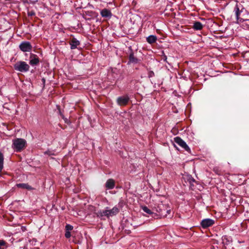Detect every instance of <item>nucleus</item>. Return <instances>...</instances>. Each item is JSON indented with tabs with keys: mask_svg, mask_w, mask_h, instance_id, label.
<instances>
[{
	"mask_svg": "<svg viewBox=\"0 0 249 249\" xmlns=\"http://www.w3.org/2000/svg\"><path fill=\"white\" fill-rule=\"evenodd\" d=\"M203 27L202 24L199 21L195 22L193 25V28L196 30H200L203 28Z\"/></svg>",
	"mask_w": 249,
	"mask_h": 249,
	"instance_id": "nucleus-15",
	"label": "nucleus"
},
{
	"mask_svg": "<svg viewBox=\"0 0 249 249\" xmlns=\"http://www.w3.org/2000/svg\"><path fill=\"white\" fill-rule=\"evenodd\" d=\"M142 210L143 211V212L148 214H151L153 213L152 211L146 206L142 207Z\"/></svg>",
	"mask_w": 249,
	"mask_h": 249,
	"instance_id": "nucleus-18",
	"label": "nucleus"
},
{
	"mask_svg": "<svg viewBox=\"0 0 249 249\" xmlns=\"http://www.w3.org/2000/svg\"><path fill=\"white\" fill-rule=\"evenodd\" d=\"M115 181L113 179H108L106 184L105 186L107 189H112L114 187Z\"/></svg>",
	"mask_w": 249,
	"mask_h": 249,
	"instance_id": "nucleus-11",
	"label": "nucleus"
},
{
	"mask_svg": "<svg viewBox=\"0 0 249 249\" xmlns=\"http://www.w3.org/2000/svg\"><path fill=\"white\" fill-rule=\"evenodd\" d=\"M26 141L23 139L17 138L13 141L12 147L16 152H20L25 147Z\"/></svg>",
	"mask_w": 249,
	"mask_h": 249,
	"instance_id": "nucleus-1",
	"label": "nucleus"
},
{
	"mask_svg": "<svg viewBox=\"0 0 249 249\" xmlns=\"http://www.w3.org/2000/svg\"><path fill=\"white\" fill-rule=\"evenodd\" d=\"M154 75V72L153 71H151L149 73V77H151Z\"/></svg>",
	"mask_w": 249,
	"mask_h": 249,
	"instance_id": "nucleus-23",
	"label": "nucleus"
},
{
	"mask_svg": "<svg viewBox=\"0 0 249 249\" xmlns=\"http://www.w3.org/2000/svg\"><path fill=\"white\" fill-rule=\"evenodd\" d=\"M42 80L44 82H45V79H42Z\"/></svg>",
	"mask_w": 249,
	"mask_h": 249,
	"instance_id": "nucleus-27",
	"label": "nucleus"
},
{
	"mask_svg": "<svg viewBox=\"0 0 249 249\" xmlns=\"http://www.w3.org/2000/svg\"><path fill=\"white\" fill-rule=\"evenodd\" d=\"M192 180L193 182H194L195 181V179H193V178L192 179Z\"/></svg>",
	"mask_w": 249,
	"mask_h": 249,
	"instance_id": "nucleus-26",
	"label": "nucleus"
},
{
	"mask_svg": "<svg viewBox=\"0 0 249 249\" xmlns=\"http://www.w3.org/2000/svg\"><path fill=\"white\" fill-rule=\"evenodd\" d=\"M16 71L20 72H27L29 70L30 66L24 61H18L14 65Z\"/></svg>",
	"mask_w": 249,
	"mask_h": 249,
	"instance_id": "nucleus-2",
	"label": "nucleus"
},
{
	"mask_svg": "<svg viewBox=\"0 0 249 249\" xmlns=\"http://www.w3.org/2000/svg\"><path fill=\"white\" fill-rule=\"evenodd\" d=\"M129 61L128 63L136 64L138 63V59L135 57L134 53L132 52V50L131 47H129Z\"/></svg>",
	"mask_w": 249,
	"mask_h": 249,
	"instance_id": "nucleus-9",
	"label": "nucleus"
},
{
	"mask_svg": "<svg viewBox=\"0 0 249 249\" xmlns=\"http://www.w3.org/2000/svg\"><path fill=\"white\" fill-rule=\"evenodd\" d=\"M19 48L23 52H30L32 50V46L28 41L22 42L19 45Z\"/></svg>",
	"mask_w": 249,
	"mask_h": 249,
	"instance_id": "nucleus-5",
	"label": "nucleus"
},
{
	"mask_svg": "<svg viewBox=\"0 0 249 249\" xmlns=\"http://www.w3.org/2000/svg\"><path fill=\"white\" fill-rule=\"evenodd\" d=\"M157 39V37L155 36L151 35L147 37L146 40L147 41L150 43L152 44L156 41Z\"/></svg>",
	"mask_w": 249,
	"mask_h": 249,
	"instance_id": "nucleus-16",
	"label": "nucleus"
},
{
	"mask_svg": "<svg viewBox=\"0 0 249 249\" xmlns=\"http://www.w3.org/2000/svg\"><path fill=\"white\" fill-rule=\"evenodd\" d=\"M5 245V241L2 240H0V249H4Z\"/></svg>",
	"mask_w": 249,
	"mask_h": 249,
	"instance_id": "nucleus-19",
	"label": "nucleus"
},
{
	"mask_svg": "<svg viewBox=\"0 0 249 249\" xmlns=\"http://www.w3.org/2000/svg\"><path fill=\"white\" fill-rule=\"evenodd\" d=\"M119 213V209L116 207H114L112 209H106L101 213V216H106L107 217L116 215Z\"/></svg>",
	"mask_w": 249,
	"mask_h": 249,
	"instance_id": "nucleus-3",
	"label": "nucleus"
},
{
	"mask_svg": "<svg viewBox=\"0 0 249 249\" xmlns=\"http://www.w3.org/2000/svg\"><path fill=\"white\" fill-rule=\"evenodd\" d=\"M234 12L235 13V15L236 16V18L237 20H239V16H240L241 13L242 12V11L240 10L239 7L237 4H236V5L234 7Z\"/></svg>",
	"mask_w": 249,
	"mask_h": 249,
	"instance_id": "nucleus-14",
	"label": "nucleus"
},
{
	"mask_svg": "<svg viewBox=\"0 0 249 249\" xmlns=\"http://www.w3.org/2000/svg\"><path fill=\"white\" fill-rule=\"evenodd\" d=\"M65 236L67 238H69L71 237V232L69 231H66L65 234Z\"/></svg>",
	"mask_w": 249,
	"mask_h": 249,
	"instance_id": "nucleus-21",
	"label": "nucleus"
},
{
	"mask_svg": "<svg viewBox=\"0 0 249 249\" xmlns=\"http://www.w3.org/2000/svg\"><path fill=\"white\" fill-rule=\"evenodd\" d=\"M28 15L30 16H32L35 15V13L31 11L28 13Z\"/></svg>",
	"mask_w": 249,
	"mask_h": 249,
	"instance_id": "nucleus-22",
	"label": "nucleus"
},
{
	"mask_svg": "<svg viewBox=\"0 0 249 249\" xmlns=\"http://www.w3.org/2000/svg\"><path fill=\"white\" fill-rule=\"evenodd\" d=\"M129 98L127 96H121L117 98V103L120 106H125L126 105L128 101Z\"/></svg>",
	"mask_w": 249,
	"mask_h": 249,
	"instance_id": "nucleus-8",
	"label": "nucleus"
},
{
	"mask_svg": "<svg viewBox=\"0 0 249 249\" xmlns=\"http://www.w3.org/2000/svg\"><path fill=\"white\" fill-rule=\"evenodd\" d=\"M170 212H171V210H167V213L168 214H169V213H170Z\"/></svg>",
	"mask_w": 249,
	"mask_h": 249,
	"instance_id": "nucleus-25",
	"label": "nucleus"
},
{
	"mask_svg": "<svg viewBox=\"0 0 249 249\" xmlns=\"http://www.w3.org/2000/svg\"><path fill=\"white\" fill-rule=\"evenodd\" d=\"M100 14L103 18L109 19L112 17L111 11L107 9H103L100 11Z\"/></svg>",
	"mask_w": 249,
	"mask_h": 249,
	"instance_id": "nucleus-10",
	"label": "nucleus"
},
{
	"mask_svg": "<svg viewBox=\"0 0 249 249\" xmlns=\"http://www.w3.org/2000/svg\"><path fill=\"white\" fill-rule=\"evenodd\" d=\"M70 44L71 49H75L80 45V42L76 38H73L71 40Z\"/></svg>",
	"mask_w": 249,
	"mask_h": 249,
	"instance_id": "nucleus-12",
	"label": "nucleus"
},
{
	"mask_svg": "<svg viewBox=\"0 0 249 249\" xmlns=\"http://www.w3.org/2000/svg\"><path fill=\"white\" fill-rule=\"evenodd\" d=\"M18 188H21L28 190H32L34 188L28 183H18L17 184Z\"/></svg>",
	"mask_w": 249,
	"mask_h": 249,
	"instance_id": "nucleus-13",
	"label": "nucleus"
},
{
	"mask_svg": "<svg viewBox=\"0 0 249 249\" xmlns=\"http://www.w3.org/2000/svg\"><path fill=\"white\" fill-rule=\"evenodd\" d=\"M3 155L1 153H0V172L2 171L3 167Z\"/></svg>",
	"mask_w": 249,
	"mask_h": 249,
	"instance_id": "nucleus-17",
	"label": "nucleus"
},
{
	"mask_svg": "<svg viewBox=\"0 0 249 249\" xmlns=\"http://www.w3.org/2000/svg\"><path fill=\"white\" fill-rule=\"evenodd\" d=\"M174 142L183 148L185 151L190 152L191 150L186 143L180 137H177L174 139Z\"/></svg>",
	"mask_w": 249,
	"mask_h": 249,
	"instance_id": "nucleus-4",
	"label": "nucleus"
},
{
	"mask_svg": "<svg viewBox=\"0 0 249 249\" xmlns=\"http://www.w3.org/2000/svg\"><path fill=\"white\" fill-rule=\"evenodd\" d=\"M214 223V220L206 218L203 219L201 222V225L204 229L207 228L209 227L212 226Z\"/></svg>",
	"mask_w": 249,
	"mask_h": 249,
	"instance_id": "nucleus-6",
	"label": "nucleus"
},
{
	"mask_svg": "<svg viewBox=\"0 0 249 249\" xmlns=\"http://www.w3.org/2000/svg\"><path fill=\"white\" fill-rule=\"evenodd\" d=\"M163 59L164 60V61H166L167 60V56L166 55H164L163 57Z\"/></svg>",
	"mask_w": 249,
	"mask_h": 249,
	"instance_id": "nucleus-24",
	"label": "nucleus"
},
{
	"mask_svg": "<svg viewBox=\"0 0 249 249\" xmlns=\"http://www.w3.org/2000/svg\"><path fill=\"white\" fill-rule=\"evenodd\" d=\"M65 229L66 231H71L73 229V227L71 225L67 224L65 227Z\"/></svg>",
	"mask_w": 249,
	"mask_h": 249,
	"instance_id": "nucleus-20",
	"label": "nucleus"
},
{
	"mask_svg": "<svg viewBox=\"0 0 249 249\" xmlns=\"http://www.w3.org/2000/svg\"><path fill=\"white\" fill-rule=\"evenodd\" d=\"M39 62L38 57L35 54L31 53L29 63L31 66L37 65Z\"/></svg>",
	"mask_w": 249,
	"mask_h": 249,
	"instance_id": "nucleus-7",
	"label": "nucleus"
}]
</instances>
